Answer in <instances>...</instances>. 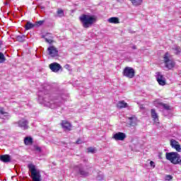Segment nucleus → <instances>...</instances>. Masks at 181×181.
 <instances>
[{
	"instance_id": "obj_17",
	"label": "nucleus",
	"mask_w": 181,
	"mask_h": 181,
	"mask_svg": "<svg viewBox=\"0 0 181 181\" xmlns=\"http://www.w3.org/2000/svg\"><path fill=\"white\" fill-rule=\"evenodd\" d=\"M0 160L4 163H8L11 162V156L9 155H1L0 156Z\"/></svg>"
},
{
	"instance_id": "obj_7",
	"label": "nucleus",
	"mask_w": 181,
	"mask_h": 181,
	"mask_svg": "<svg viewBox=\"0 0 181 181\" xmlns=\"http://www.w3.org/2000/svg\"><path fill=\"white\" fill-rule=\"evenodd\" d=\"M47 53L51 57H57L59 56V50L54 46H49L47 48Z\"/></svg>"
},
{
	"instance_id": "obj_31",
	"label": "nucleus",
	"mask_w": 181,
	"mask_h": 181,
	"mask_svg": "<svg viewBox=\"0 0 181 181\" xmlns=\"http://www.w3.org/2000/svg\"><path fill=\"white\" fill-rule=\"evenodd\" d=\"M45 42H47V43H53V37H50L49 38L45 37Z\"/></svg>"
},
{
	"instance_id": "obj_37",
	"label": "nucleus",
	"mask_w": 181,
	"mask_h": 181,
	"mask_svg": "<svg viewBox=\"0 0 181 181\" xmlns=\"http://www.w3.org/2000/svg\"><path fill=\"white\" fill-rule=\"evenodd\" d=\"M131 48L133 49V50H136V45H132Z\"/></svg>"
},
{
	"instance_id": "obj_13",
	"label": "nucleus",
	"mask_w": 181,
	"mask_h": 181,
	"mask_svg": "<svg viewBox=\"0 0 181 181\" xmlns=\"http://www.w3.org/2000/svg\"><path fill=\"white\" fill-rule=\"evenodd\" d=\"M49 69L54 73H57V71H59L60 69H62V66L57 62H54L49 64Z\"/></svg>"
},
{
	"instance_id": "obj_21",
	"label": "nucleus",
	"mask_w": 181,
	"mask_h": 181,
	"mask_svg": "<svg viewBox=\"0 0 181 181\" xmlns=\"http://www.w3.org/2000/svg\"><path fill=\"white\" fill-rule=\"evenodd\" d=\"M127 107H128V103H125V101H124V100L119 101L117 103L118 108H127Z\"/></svg>"
},
{
	"instance_id": "obj_29",
	"label": "nucleus",
	"mask_w": 181,
	"mask_h": 181,
	"mask_svg": "<svg viewBox=\"0 0 181 181\" xmlns=\"http://www.w3.org/2000/svg\"><path fill=\"white\" fill-rule=\"evenodd\" d=\"M88 153H95V152H97V150L95 149V148L89 147L88 148Z\"/></svg>"
},
{
	"instance_id": "obj_10",
	"label": "nucleus",
	"mask_w": 181,
	"mask_h": 181,
	"mask_svg": "<svg viewBox=\"0 0 181 181\" xmlns=\"http://www.w3.org/2000/svg\"><path fill=\"white\" fill-rule=\"evenodd\" d=\"M125 138H127V134L122 132L115 133L112 136V139H115V141H124Z\"/></svg>"
},
{
	"instance_id": "obj_24",
	"label": "nucleus",
	"mask_w": 181,
	"mask_h": 181,
	"mask_svg": "<svg viewBox=\"0 0 181 181\" xmlns=\"http://www.w3.org/2000/svg\"><path fill=\"white\" fill-rule=\"evenodd\" d=\"M25 39H26V36L25 35H18L16 36V40L17 42H23Z\"/></svg>"
},
{
	"instance_id": "obj_26",
	"label": "nucleus",
	"mask_w": 181,
	"mask_h": 181,
	"mask_svg": "<svg viewBox=\"0 0 181 181\" xmlns=\"http://www.w3.org/2000/svg\"><path fill=\"white\" fill-rule=\"evenodd\" d=\"M57 13L59 18L64 16V11H63L62 8H59L57 11Z\"/></svg>"
},
{
	"instance_id": "obj_38",
	"label": "nucleus",
	"mask_w": 181,
	"mask_h": 181,
	"mask_svg": "<svg viewBox=\"0 0 181 181\" xmlns=\"http://www.w3.org/2000/svg\"><path fill=\"white\" fill-rule=\"evenodd\" d=\"M76 144H77L78 145H80L81 144H82L81 140L78 139V140L76 141Z\"/></svg>"
},
{
	"instance_id": "obj_22",
	"label": "nucleus",
	"mask_w": 181,
	"mask_h": 181,
	"mask_svg": "<svg viewBox=\"0 0 181 181\" xmlns=\"http://www.w3.org/2000/svg\"><path fill=\"white\" fill-rule=\"evenodd\" d=\"M132 5L134 6H139V5L142 4L143 1L142 0H130Z\"/></svg>"
},
{
	"instance_id": "obj_1",
	"label": "nucleus",
	"mask_w": 181,
	"mask_h": 181,
	"mask_svg": "<svg viewBox=\"0 0 181 181\" xmlns=\"http://www.w3.org/2000/svg\"><path fill=\"white\" fill-rule=\"evenodd\" d=\"M38 100L39 101L42 100L40 103L52 109L57 108V107H60V105H62V103H60L59 100H52L49 95H45L43 98L39 95Z\"/></svg>"
},
{
	"instance_id": "obj_3",
	"label": "nucleus",
	"mask_w": 181,
	"mask_h": 181,
	"mask_svg": "<svg viewBox=\"0 0 181 181\" xmlns=\"http://www.w3.org/2000/svg\"><path fill=\"white\" fill-rule=\"evenodd\" d=\"M165 158L173 165H181V156L177 152L166 153Z\"/></svg>"
},
{
	"instance_id": "obj_2",
	"label": "nucleus",
	"mask_w": 181,
	"mask_h": 181,
	"mask_svg": "<svg viewBox=\"0 0 181 181\" xmlns=\"http://www.w3.org/2000/svg\"><path fill=\"white\" fill-rule=\"evenodd\" d=\"M79 19L82 23V26L86 29L92 26L93 23L97 22V17L95 16H90L83 14L79 17Z\"/></svg>"
},
{
	"instance_id": "obj_5",
	"label": "nucleus",
	"mask_w": 181,
	"mask_h": 181,
	"mask_svg": "<svg viewBox=\"0 0 181 181\" xmlns=\"http://www.w3.org/2000/svg\"><path fill=\"white\" fill-rule=\"evenodd\" d=\"M163 59L164 64L167 69H169L170 70V69H173V67H175V62L173 61V59H172V56L170 55V54H169V52H166L163 55Z\"/></svg>"
},
{
	"instance_id": "obj_28",
	"label": "nucleus",
	"mask_w": 181,
	"mask_h": 181,
	"mask_svg": "<svg viewBox=\"0 0 181 181\" xmlns=\"http://www.w3.org/2000/svg\"><path fill=\"white\" fill-rule=\"evenodd\" d=\"M104 180V174L103 173H98L96 176V180Z\"/></svg>"
},
{
	"instance_id": "obj_35",
	"label": "nucleus",
	"mask_w": 181,
	"mask_h": 181,
	"mask_svg": "<svg viewBox=\"0 0 181 181\" xmlns=\"http://www.w3.org/2000/svg\"><path fill=\"white\" fill-rule=\"evenodd\" d=\"M44 22V21H40L37 22V26H41V25H43Z\"/></svg>"
},
{
	"instance_id": "obj_12",
	"label": "nucleus",
	"mask_w": 181,
	"mask_h": 181,
	"mask_svg": "<svg viewBox=\"0 0 181 181\" xmlns=\"http://www.w3.org/2000/svg\"><path fill=\"white\" fill-rule=\"evenodd\" d=\"M171 147L175 149L177 152H181V146L179 142L175 139H171L170 141Z\"/></svg>"
},
{
	"instance_id": "obj_9",
	"label": "nucleus",
	"mask_w": 181,
	"mask_h": 181,
	"mask_svg": "<svg viewBox=\"0 0 181 181\" xmlns=\"http://www.w3.org/2000/svg\"><path fill=\"white\" fill-rule=\"evenodd\" d=\"M16 124H17L18 127L22 129H28V128H29V122L25 119H20Z\"/></svg>"
},
{
	"instance_id": "obj_36",
	"label": "nucleus",
	"mask_w": 181,
	"mask_h": 181,
	"mask_svg": "<svg viewBox=\"0 0 181 181\" xmlns=\"http://www.w3.org/2000/svg\"><path fill=\"white\" fill-rule=\"evenodd\" d=\"M150 165H151V168H153H153H155V162H153V161H151L150 162Z\"/></svg>"
},
{
	"instance_id": "obj_15",
	"label": "nucleus",
	"mask_w": 181,
	"mask_h": 181,
	"mask_svg": "<svg viewBox=\"0 0 181 181\" xmlns=\"http://www.w3.org/2000/svg\"><path fill=\"white\" fill-rule=\"evenodd\" d=\"M61 125L65 131H71V124H70V122L63 120Z\"/></svg>"
},
{
	"instance_id": "obj_32",
	"label": "nucleus",
	"mask_w": 181,
	"mask_h": 181,
	"mask_svg": "<svg viewBox=\"0 0 181 181\" xmlns=\"http://www.w3.org/2000/svg\"><path fill=\"white\" fill-rule=\"evenodd\" d=\"M174 50H175V54H179V53H180V47H175V48H174Z\"/></svg>"
},
{
	"instance_id": "obj_16",
	"label": "nucleus",
	"mask_w": 181,
	"mask_h": 181,
	"mask_svg": "<svg viewBox=\"0 0 181 181\" xmlns=\"http://www.w3.org/2000/svg\"><path fill=\"white\" fill-rule=\"evenodd\" d=\"M0 118L1 119H8L9 118V113L4 112L2 107H0Z\"/></svg>"
},
{
	"instance_id": "obj_4",
	"label": "nucleus",
	"mask_w": 181,
	"mask_h": 181,
	"mask_svg": "<svg viewBox=\"0 0 181 181\" xmlns=\"http://www.w3.org/2000/svg\"><path fill=\"white\" fill-rule=\"evenodd\" d=\"M28 168L31 173V178L33 181H42V175L40 171L36 169V165L33 163L28 165Z\"/></svg>"
},
{
	"instance_id": "obj_34",
	"label": "nucleus",
	"mask_w": 181,
	"mask_h": 181,
	"mask_svg": "<svg viewBox=\"0 0 181 181\" xmlns=\"http://www.w3.org/2000/svg\"><path fill=\"white\" fill-rule=\"evenodd\" d=\"M35 149L37 151V152H42V148L37 146H35Z\"/></svg>"
},
{
	"instance_id": "obj_11",
	"label": "nucleus",
	"mask_w": 181,
	"mask_h": 181,
	"mask_svg": "<svg viewBox=\"0 0 181 181\" xmlns=\"http://www.w3.org/2000/svg\"><path fill=\"white\" fill-rule=\"evenodd\" d=\"M156 77L160 86H165L166 84V81H165V78H163V75L160 72H157Z\"/></svg>"
},
{
	"instance_id": "obj_14",
	"label": "nucleus",
	"mask_w": 181,
	"mask_h": 181,
	"mask_svg": "<svg viewBox=\"0 0 181 181\" xmlns=\"http://www.w3.org/2000/svg\"><path fill=\"white\" fill-rule=\"evenodd\" d=\"M151 117L153 119V121L156 125H158L159 124V116L158 115V113L156 112V110L155 109H151Z\"/></svg>"
},
{
	"instance_id": "obj_6",
	"label": "nucleus",
	"mask_w": 181,
	"mask_h": 181,
	"mask_svg": "<svg viewBox=\"0 0 181 181\" xmlns=\"http://www.w3.org/2000/svg\"><path fill=\"white\" fill-rule=\"evenodd\" d=\"M122 74L127 78H134L135 77V69L132 67L126 66L123 70Z\"/></svg>"
},
{
	"instance_id": "obj_18",
	"label": "nucleus",
	"mask_w": 181,
	"mask_h": 181,
	"mask_svg": "<svg viewBox=\"0 0 181 181\" xmlns=\"http://www.w3.org/2000/svg\"><path fill=\"white\" fill-rule=\"evenodd\" d=\"M109 23H119V18L118 17H111L107 20Z\"/></svg>"
},
{
	"instance_id": "obj_8",
	"label": "nucleus",
	"mask_w": 181,
	"mask_h": 181,
	"mask_svg": "<svg viewBox=\"0 0 181 181\" xmlns=\"http://www.w3.org/2000/svg\"><path fill=\"white\" fill-rule=\"evenodd\" d=\"M74 170L75 172L81 175V176H88V172L84 170V168H83V165L81 164L75 166Z\"/></svg>"
},
{
	"instance_id": "obj_33",
	"label": "nucleus",
	"mask_w": 181,
	"mask_h": 181,
	"mask_svg": "<svg viewBox=\"0 0 181 181\" xmlns=\"http://www.w3.org/2000/svg\"><path fill=\"white\" fill-rule=\"evenodd\" d=\"M173 179V177H172V175L165 176V180L170 181V180H172Z\"/></svg>"
},
{
	"instance_id": "obj_27",
	"label": "nucleus",
	"mask_w": 181,
	"mask_h": 181,
	"mask_svg": "<svg viewBox=\"0 0 181 181\" xmlns=\"http://www.w3.org/2000/svg\"><path fill=\"white\" fill-rule=\"evenodd\" d=\"M160 108H163V110H166L167 111L170 110V106L166 103H162Z\"/></svg>"
},
{
	"instance_id": "obj_20",
	"label": "nucleus",
	"mask_w": 181,
	"mask_h": 181,
	"mask_svg": "<svg viewBox=\"0 0 181 181\" xmlns=\"http://www.w3.org/2000/svg\"><path fill=\"white\" fill-rule=\"evenodd\" d=\"M25 145H32L33 144V139L32 137L27 136L24 139Z\"/></svg>"
},
{
	"instance_id": "obj_30",
	"label": "nucleus",
	"mask_w": 181,
	"mask_h": 181,
	"mask_svg": "<svg viewBox=\"0 0 181 181\" xmlns=\"http://www.w3.org/2000/svg\"><path fill=\"white\" fill-rule=\"evenodd\" d=\"M5 60V55H4V53L0 52V63H4Z\"/></svg>"
},
{
	"instance_id": "obj_25",
	"label": "nucleus",
	"mask_w": 181,
	"mask_h": 181,
	"mask_svg": "<svg viewBox=\"0 0 181 181\" xmlns=\"http://www.w3.org/2000/svg\"><path fill=\"white\" fill-rule=\"evenodd\" d=\"M153 104H154L155 107H157V108H160L163 103L160 101V100L157 99L153 101Z\"/></svg>"
},
{
	"instance_id": "obj_19",
	"label": "nucleus",
	"mask_w": 181,
	"mask_h": 181,
	"mask_svg": "<svg viewBox=\"0 0 181 181\" xmlns=\"http://www.w3.org/2000/svg\"><path fill=\"white\" fill-rule=\"evenodd\" d=\"M129 124L132 127L136 125V117L135 116L129 117Z\"/></svg>"
},
{
	"instance_id": "obj_23",
	"label": "nucleus",
	"mask_w": 181,
	"mask_h": 181,
	"mask_svg": "<svg viewBox=\"0 0 181 181\" xmlns=\"http://www.w3.org/2000/svg\"><path fill=\"white\" fill-rule=\"evenodd\" d=\"M33 28H35V24L30 23V22H27L25 28V30H29L30 29H33Z\"/></svg>"
}]
</instances>
